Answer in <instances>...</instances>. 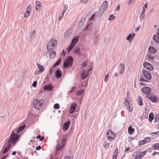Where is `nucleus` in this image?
Instances as JSON below:
<instances>
[{"mask_svg": "<svg viewBox=\"0 0 159 159\" xmlns=\"http://www.w3.org/2000/svg\"><path fill=\"white\" fill-rule=\"evenodd\" d=\"M148 51L150 53L154 54L157 50L156 49L153 47H150L148 48Z\"/></svg>", "mask_w": 159, "mask_h": 159, "instance_id": "nucleus-19", "label": "nucleus"}, {"mask_svg": "<svg viewBox=\"0 0 159 159\" xmlns=\"http://www.w3.org/2000/svg\"><path fill=\"white\" fill-rule=\"evenodd\" d=\"M36 149L37 150H39L41 149V147L40 146H39L36 148Z\"/></svg>", "mask_w": 159, "mask_h": 159, "instance_id": "nucleus-60", "label": "nucleus"}, {"mask_svg": "<svg viewBox=\"0 0 159 159\" xmlns=\"http://www.w3.org/2000/svg\"><path fill=\"white\" fill-rule=\"evenodd\" d=\"M75 47V45L74 44H72L71 43L69 45V47H68L67 48V50L68 52H69L70 51H71L73 48Z\"/></svg>", "mask_w": 159, "mask_h": 159, "instance_id": "nucleus-26", "label": "nucleus"}, {"mask_svg": "<svg viewBox=\"0 0 159 159\" xmlns=\"http://www.w3.org/2000/svg\"><path fill=\"white\" fill-rule=\"evenodd\" d=\"M110 73V72H109L107 75H105V77L104 79V80L105 82H107L108 80V77L109 76Z\"/></svg>", "mask_w": 159, "mask_h": 159, "instance_id": "nucleus-34", "label": "nucleus"}, {"mask_svg": "<svg viewBox=\"0 0 159 159\" xmlns=\"http://www.w3.org/2000/svg\"><path fill=\"white\" fill-rule=\"evenodd\" d=\"M74 53L78 55H80V49L78 47H75L74 50Z\"/></svg>", "mask_w": 159, "mask_h": 159, "instance_id": "nucleus-21", "label": "nucleus"}, {"mask_svg": "<svg viewBox=\"0 0 159 159\" xmlns=\"http://www.w3.org/2000/svg\"><path fill=\"white\" fill-rule=\"evenodd\" d=\"M141 156H139L135 157L134 159H141Z\"/></svg>", "mask_w": 159, "mask_h": 159, "instance_id": "nucleus-55", "label": "nucleus"}, {"mask_svg": "<svg viewBox=\"0 0 159 159\" xmlns=\"http://www.w3.org/2000/svg\"><path fill=\"white\" fill-rule=\"evenodd\" d=\"M44 138V137L43 136L41 138H40V141H42L43 140Z\"/></svg>", "mask_w": 159, "mask_h": 159, "instance_id": "nucleus-63", "label": "nucleus"}, {"mask_svg": "<svg viewBox=\"0 0 159 159\" xmlns=\"http://www.w3.org/2000/svg\"><path fill=\"white\" fill-rule=\"evenodd\" d=\"M87 64V63L86 62H84L82 63V66L83 67H85Z\"/></svg>", "mask_w": 159, "mask_h": 159, "instance_id": "nucleus-50", "label": "nucleus"}, {"mask_svg": "<svg viewBox=\"0 0 159 159\" xmlns=\"http://www.w3.org/2000/svg\"><path fill=\"white\" fill-rule=\"evenodd\" d=\"M144 15H145V13H142V12H141V15L140 16V18L141 19H143L144 17Z\"/></svg>", "mask_w": 159, "mask_h": 159, "instance_id": "nucleus-46", "label": "nucleus"}, {"mask_svg": "<svg viewBox=\"0 0 159 159\" xmlns=\"http://www.w3.org/2000/svg\"><path fill=\"white\" fill-rule=\"evenodd\" d=\"M135 0H129L128 4L130 5Z\"/></svg>", "mask_w": 159, "mask_h": 159, "instance_id": "nucleus-51", "label": "nucleus"}, {"mask_svg": "<svg viewBox=\"0 0 159 159\" xmlns=\"http://www.w3.org/2000/svg\"><path fill=\"white\" fill-rule=\"evenodd\" d=\"M120 66L121 69L120 70V73L122 75L124 73L125 70V66L124 64L122 63L120 64Z\"/></svg>", "mask_w": 159, "mask_h": 159, "instance_id": "nucleus-20", "label": "nucleus"}, {"mask_svg": "<svg viewBox=\"0 0 159 159\" xmlns=\"http://www.w3.org/2000/svg\"><path fill=\"white\" fill-rule=\"evenodd\" d=\"M35 31L34 30H33L30 33V35L31 38H34L35 35Z\"/></svg>", "mask_w": 159, "mask_h": 159, "instance_id": "nucleus-39", "label": "nucleus"}, {"mask_svg": "<svg viewBox=\"0 0 159 159\" xmlns=\"http://www.w3.org/2000/svg\"><path fill=\"white\" fill-rule=\"evenodd\" d=\"M118 152V149H116L115 150V152L113 154V159H117Z\"/></svg>", "mask_w": 159, "mask_h": 159, "instance_id": "nucleus-27", "label": "nucleus"}, {"mask_svg": "<svg viewBox=\"0 0 159 159\" xmlns=\"http://www.w3.org/2000/svg\"><path fill=\"white\" fill-rule=\"evenodd\" d=\"M66 138L63 139L61 144H59L58 143L57 145L56 150L57 151H58L62 148L65 145L66 142Z\"/></svg>", "mask_w": 159, "mask_h": 159, "instance_id": "nucleus-10", "label": "nucleus"}, {"mask_svg": "<svg viewBox=\"0 0 159 159\" xmlns=\"http://www.w3.org/2000/svg\"><path fill=\"white\" fill-rule=\"evenodd\" d=\"M128 131L129 133L130 134H131L134 131V129L133 128H132L130 126L128 128Z\"/></svg>", "mask_w": 159, "mask_h": 159, "instance_id": "nucleus-33", "label": "nucleus"}, {"mask_svg": "<svg viewBox=\"0 0 159 159\" xmlns=\"http://www.w3.org/2000/svg\"><path fill=\"white\" fill-rule=\"evenodd\" d=\"M44 102V101L43 99H41L39 100L35 99L33 102V107L36 110H39L42 107Z\"/></svg>", "mask_w": 159, "mask_h": 159, "instance_id": "nucleus-3", "label": "nucleus"}, {"mask_svg": "<svg viewBox=\"0 0 159 159\" xmlns=\"http://www.w3.org/2000/svg\"><path fill=\"white\" fill-rule=\"evenodd\" d=\"M79 36H76L74 37L72 39L71 43L74 44L75 46V44H77L79 41Z\"/></svg>", "mask_w": 159, "mask_h": 159, "instance_id": "nucleus-17", "label": "nucleus"}, {"mask_svg": "<svg viewBox=\"0 0 159 159\" xmlns=\"http://www.w3.org/2000/svg\"><path fill=\"white\" fill-rule=\"evenodd\" d=\"M67 7H68L67 5H65L64 7L63 10L64 12H65L67 10Z\"/></svg>", "mask_w": 159, "mask_h": 159, "instance_id": "nucleus-49", "label": "nucleus"}, {"mask_svg": "<svg viewBox=\"0 0 159 159\" xmlns=\"http://www.w3.org/2000/svg\"><path fill=\"white\" fill-rule=\"evenodd\" d=\"M71 34V32L70 31H67L65 34V35L66 37L70 36Z\"/></svg>", "mask_w": 159, "mask_h": 159, "instance_id": "nucleus-36", "label": "nucleus"}, {"mask_svg": "<svg viewBox=\"0 0 159 159\" xmlns=\"http://www.w3.org/2000/svg\"><path fill=\"white\" fill-rule=\"evenodd\" d=\"M75 87H73L71 89V90L69 91V93L72 92L73 91L74 89H75Z\"/></svg>", "mask_w": 159, "mask_h": 159, "instance_id": "nucleus-58", "label": "nucleus"}, {"mask_svg": "<svg viewBox=\"0 0 159 159\" xmlns=\"http://www.w3.org/2000/svg\"><path fill=\"white\" fill-rule=\"evenodd\" d=\"M61 58H59L58 61L54 65V66H57L61 62Z\"/></svg>", "mask_w": 159, "mask_h": 159, "instance_id": "nucleus-40", "label": "nucleus"}, {"mask_svg": "<svg viewBox=\"0 0 159 159\" xmlns=\"http://www.w3.org/2000/svg\"><path fill=\"white\" fill-rule=\"evenodd\" d=\"M37 85V82L36 81H35L32 84V86L36 87Z\"/></svg>", "mask_w": 159, "mask_h": 159, "instance_id": "nucleus-54", "label": "nucleus"}, {"mask_svg": "<svg viewBox=\"0 0 159 159\" xmlns=\"http://www.w3.org/2000/svg\"><path fill=\"white\" fill-rule=\"evenodd\" d=\"M155 120L156 121H159V114L156 116Z\"/></svg>", "mask_w": 159, "mask_h": 159, "instance_id": "nucleus-44", "label": "nucleus"}, {"mask_svg": "<svg viewBox=\"0 0 159 159\" xmlns=\"http://www.w3.org/2000/svg\"><path fill=\"white\" fill-rule=\"evenodd\" d=\"M146 143V142L145 141V139H144L142 141H141L139 142V145H143Z\"/></svg>", "mask_w": 159, "mask_h": 159, "instance_id": "nucleus-43", "label": "nucleus"}, {"mask_svg": "<svg viewBox=\"0 0 159 159\" xmlns=\"http://www.w3.org/2000/svg\"><path fill=\"white\" fill-rule=\"evenodd\" d=\"M95 16L94 14H93L89 18V20L91 21L93 20V19L94 16Z\"/></svg>", "mask_w": 159, "mask_h": 159, "instance_id": "nucleus-52", "label": "nucleus"}, {"mask_svg": "<svg viewBox=\"0 0 159 159\" xmlns=\"http://www.w3.org/2000/svg\"><path fill=\"white\" fill-rule=\"evenodd\" d=\"M127 108V109L129 111H131L133 110V106L131 104H129L128 106H125Z\"/></svg>", "mask_w": 159, "mask_h": 159, "instance_id": "nucleus-31", "label": "nucleus"}, {"mask_svg": "<svg viewBox=\"0 0 159 159\" xmlns=\"http://www.w3.org/2000/svg\"><path fill=\"white\" fill-rule=\"evenodd\" d=\"M154 118V116L152 113H150L149 116V121L151 122Z\"/></svg>", "mask_w": 159, "mask_h": 159, "instance_id": "nucleus-29", "label": "nucleus"}, {"mask_svg": "<svg viewBox=\"0 0 159 159\" xmlns=\"http://www.w3.org/2000/svg\"><path fill=\"white\" fill-rule=\"evenodd\" d=\"M153 39L157 43H159V37L158 36L154 35L153 36Z\"/></svg>", "mask_w": 159, "mask_h": 159, "instance_id": "nucleus-35", "label": "nucleus"}, {"mask_svg": "<svg viewBox=\"0 0 159 159\" xmlns=\"http://www.w3.org/2000/svg\"><path fill=\"white\" fill-rule=\"evenodd\" d=\"M124 104L125 106H128L130 104V101L129 100V98L126 97L125 98Z\"/></svg>", "mask_w": 159, "mask_h": 159, "instance_id": "nucleus-23", "label": "nucleus"}, {"mask_svg": "<svg viewBox=\"0 0 159 159\" xmlns=\"http://www.w3.org/2000/svg\"><path fill=\"white\" fill-rule=\"evenodd\" d=\"M88 1V0H81V2L84 4L87 3Z\"/></svg>", "mask_w": 159, "mask_h": 159, "instance_id": "nucleus-47", "label": "nucleus"}, {"mask_svg": "<svg viewBox=\"0 0 159 159\" xmlns=\"http://www.w3.org/2000/svg\"><path fill=\"white\" fill-rule=\"evenodd\" d=\"M85 74V71H83L81 73V77L82 79L83 80L85 79L88 76L87 75H85V76L84 75Z\"/></svg>", "mask_w": 159, "mask_h": 159, "instance_id": "nucleus-32", "label": "nucleus"}, {"mask_svg": "<svg viewBox=\"0 0 159 159\" xmlns=\"http://www.w3.org/2000/svg\"><path fill=\"white\" fill-rule=\"evenodd\" d=\"M73 62V58L72 57H69L64 62V66L65 67H68L69 66L71 65Z\"/></svg>", "mask_w": 159, "mask_h": 159, "instance_id": "nucleus-5", "label": "nucleus"}, {"mask_svg": "<svg viewBox=\"0 0 159 159\" xmlns=\"http://www.w3.org/2000/svg\"><path fill=\"white\" fill-rule=\"evenodd\" d=\"M110 18L109 19V20H113L115 18V16H113V15H111L110 16Z\"/></svg>", "mask_w": 159, "mask_h": 159, "instance_id": "nucleus-45", "label": "nucleus"}, {"mask_svg": "<svg viewBox=\"0 0 159 159\" xmlns=\"http://www.w3.org/2000/svg\"><path fill=\"white\" fill-rule=\"evenodd\" d=\"M130 148L129 147H128L127 148H126V149H125V151H128L129 150H130Z\"/></svg>", "mask_w": 159, "mask_h": 159, "instance_id": "nucleus-62", "label": "nucleus"}, {"mask_svg": "<svg viewBox=\"0 0 159 159\" xmlns=\"http://www.w3.org/2000/svg\"><path fill=\"white\" fill-rule=\"evenodd\" d=\"M157 35L159 36V28H158L157 30Z\"/></svg>", "mask_w": 159, "mask_h": 159, "instance_id": "nucleus-64", "label": "nucleus"}, {"mask_svg": "<svg viewBox=\"0 0 159 159\" xmlns=\"http://www.w3.org/2000/svg\"><path fill=\"white\" fill-rule=\"evenodd\" d=\"M44 90H51L53 88L51 85H46L44 87Z\"/></svg>", "mask_w": 159, "mask_h": 159, "instance_id": "nucleus-24", "label": "nucleus"}, {"mask_svg": "<svg viewBox=\"0 0 159 159\" xmlns=\"http://www.w3.org/2000/svg\"><path fill=\"white\" fill-rule=\"evenodd\" d=\"M135 35V34L133 33L132 34H130L127 37L126 39L127 40H129L130 42H131L132 40L133 37Z\"/></svg>", "mask_w": 159, "mask_h": 159, "instance_id": "nucleus-22", "label": "nucleus"}, {"mask_svg": "<svg viewBox=\"0 0 159 159\" xmlns=\"http://www.w3.org/2000/svg\"><path fill=\"white\" fill-rule=\"evenodd\" d=\"M107 7V2L105 1L104 2L101 7L99 11V14L102 15L106 10Z\"/></svg>", "mask_w": 159, "mask_h": 159, "instance_id": "nucleus-6", "label": "nucleus"}, {"mask_svg": "<svg viewBox=\"0 0 159 159\" xmlns=\"http://www.w3.org/2000/svg\"><path fill=\"white\" fill-rule=\"evenodd\" d=\"M107 137L109 141H111L115 138V134L111 129L107 131Z\"/></svg>", "mask_w": 159, "mask_h": 159, "instance_id": "nucleus-4", "label": "nucleus"}, {"mask_svg": "<svg viewBox=\"0 0 159 159\" xmlns=\"http://www.w3.org/2000/svg\"><path fill=\"white\" fill-rule=\"evenodd\" d=\"M70 157L68 156H66L65 158L64 159H70Z\"/></svg>", "mask_w": 159, "mask_h": 159, "instance_id": "nucleus-61", "label": "nucleus"}, {"mask_svg": "<svg viewBox=\"0 0 159 159\" xmlns=\"http://www.w3.org/2000/svg\"><path fill=\"white\" fill-rule=\"evenodd\" d=\"M37 66L39 70H40L41 72H43L44 70V69L43 67L38 63H37Z\"/></svg>", "mask_w": 159, "mask_h": 159, "instance_id": "nucleus-25", "label": "nucleus"}, {"mask_svg": "<svg viewBox=\"0 0 159 159\" xmlns=\"http://www.w3.org/2000/svg\"><path fill=\"white\" fill-rule=\"evenodd\" d=\"M147 7H148V3L146 2L145 3L144 5L143 6V8H144L145 9Z\"/></svg>", "mask_w": 159, "mask_h": 159, "instance_id": "nucleus-57", "label": "nucleus"}, {"mask_svg": "<svg viewBox=\"0 0 159 159\" xmlns=\"http://www.w3.org/2000/svg\"><path fill=\"white\" fill-rule=\"evenodd\" d=\"M70 125V122L67 121L63 125V130L64 131H66L69 128Z\"/></svg>", "mask_w": 159, "mask_h": 159, "instance_id": "nucleus-15", "label": "nucleus"}, {"mask_svg": "<svg viewBox=\"0 0 159 159\" xmlns=\"http://www.w3.org/2000/svg\"><path fill=\"white\" fill-rule=\"evenodd\" d=\"M146 143L149 141L150 140V139L149 137H147L145 139Z\"/></svg>", "mask_w": 159, "mask_h": 159, "instance_id": "nucleus-59", "label": "nucleus"}, {"mask_svg": "<svg viewBox=\"0 0 159 159\" xmlns=\"http://www.w3.org/2000/svg\"><path fill=\"white\" fill-rule=\"evenodd\" d=\"M25 126V125L24 124L23 126L20 127L18 129H15V131H14L13 133H14L15 134L17 135L18 136V138H19V136H18L17 134H16L15 133H14V132L17 134L23 130Z\"/></svg>", "mask_w": 159, "mask_h": 159, "instance_id": "nucleus-13", "label": "nucleus"}, {"mask_svg": "<svg viewBox=\"0 0 159 159\" xmlns=\"http://www.w3.org/2000/svg\"><path fill=\"white\" fill-rule=\"evenodd\" d=\"M142 73L144 76L147 79L150 80L151 79V75L150 74L145 70H143Z\"/></svg>", "mask_w": 159, "mask_h": 159, "instance_id": "nucleus-9", "label": "nucleus"}, {"mask_svg": "<svg viewBox=\"0 0 159 159\" xmlns=\"http://www.w3.org/2000/svg\"><path fill=\"white\" fill-rule=\"evenodd\" d=\"M35 9L37 11H39L40 10L42 5L41 3L38 1H36V3Z\"/></svg>", "mask_w": 159, "mask_h": 159, "instance_id": "nucleus-16", "label": "nucleus"}, {"mask_svg": "<svg viewBox=\"0 0 159 159\" xmlns=\"http://www.w3.org/2000/svg\"><path fill=\"white\" fill-rule=\"evenodd\" d=\"M54 109H59V104L58 103H56L55 104L54 106Z\"/></svg>", "mask_w": 159, "mask_h": 159, "instance_id": "nucleus-42", "label": "nucleus"}, {"mask_svg": "<svg viewBox=\"0 0 159 159\" xmlns=\"http://www.w3.org/2000/svg\"><path fill=\"white\" fill-rule=\"evenodd\" d=\"M144 66L148 70H153V66L150 63L147 62H145L143 63Z\"/></svg>", "mask_w": 159, "mask_h": 159, "instance_id": "nucleus-11", "label": "nucleus"}, {"mask_svg": "<svg viewBox=\"0 0 159 159\" xmlns=\"http://www.w3.org/2000/svg\"><path fill=\"white\" fill-rule=\"evenodd\" d=\"M61 76V74L60 72V70H57L56 73V76L57 78H60Z\"/></svg>", "mask_w": 159, "mask_h": 159, "instance_id": "nucleus-28", "label": "nucleus"}, {"mask_svg": "<svg viewBox=\"0 0 159 159\" xmlns=\"http://www.w3.org/2000/svg\"><path fill=\"white\" fill-rule=\"evenodd\" d=\"M42 72H41L40 70H36L34 73V74L35 75H38V74H39L40 73H41Z\"/></svg>", "mask_w": 159, "mask_h": 159, "instance_id": "nucleus-48", "label": "nucleus"}, {"mask_svg": "<svg viewBox=\"0 0 159 159\" xmlns=\"http://www.w3.org/2000/svg\"><path fill=\"white\" fill-rule=\"evenodd\" d=\"M19 139L18 136L17 135L12 133L10 135L8 139L7 140V146L5 147L3 151L2 152L3 154L7 152L11 145H14L17 142Z\"/></svg>", "mask_w": 159, "mask_h": 159, "instance_id": "nucleus-1", "label": "nucleus"}, {"mask_svg": "<svg viewBox=\"0 0 159 159\" xmlns=\"http://www.w3.org/2000/svg\"><path fill=\"white\" fill-rule=\"evenodd\" d=\"M139 103L140 106H142L143 104V102H142V99L140 97H139Z\"/></svg>", "mask_w": 159, "mask_h": 159, "instance_id": "nucleus-37", "label": "nucleus"}, {"mask_svg": "<svg viewBox=\"0 0 159 159\" xmlns=\"http://www.w3.org/2000/svg\"><path fill=\"white\" fill-rule=\"evenodd\" d=\"M140 80L141 81H144L145 82H146L147 81V80L144 79L143 78H141L140 79Z\"/></svg>", "mask_w": 159, "mask_h": 159, "instance_id": "nucleus-56", "label": "nucleus"}, {"mask_svg": "<svg viewBox=\"0 0 159 159\" xmlns=\"http://www.w3.org/2000/svg\"><path fill=\"white\" fill-rule=\"evenodd\" d=\"M57 44V41L55 39H53L51 40L47 45L48 49L47 53L50 54V56L51 58H53L56 55V52L53 51V50Z\"/></svg>", "mask_w": 159, "mask_h": 159, "instance_id": "nucleus-2", "label": "nucleus"}, {"mask_svg": "<svg viewBox=\"0 0 159 159\" xmlns=\"http://www.w3.org/2000/svg\"><path fill=\"white\" fill-rule=\"evenodd\" d=\"M145 153L144 152H142L141 154L139 156H141V158L143 157V156L145 155Z\"/></svg>", "mask_w": 159, "mask_h": 159, "instance_id": "nucleus-53", "label": "nucleus"}, {"mask_svg": "<svg viewBox=\"0 0 159 159\" xmlns=\"http://www.w3.org/2000/svg\"><path fill=\"white\" fill-rule=\"evenodd\" d=\"M31 6L29 4L26 8V10L24 14V18H27L30 15L31 13Z\"/></svg>", "mask_w": 159, "mask_h": 159, "instance_id": "nucleus-8", "label": "nucleus"}, {"mask_svg": "<svg viewBox=\"0 0 159 159\" xmlns=\"http://www.w3.org/2000/svg\"><path fill=\"white\" fill-rule=\"evenodd\" d=\"M142 91L143 93L148 95V94H150V93L151 92V89L148 87H144L142 89Z\"/></svg>", "mask_w": 159, "mask_h": 159, "instance_id": "nucleus-12", "label": "nucleus"}, {"mask_svg": "<svg viewBox=\"0 0 159 159\" xmlns=\"http://www.w3.org/2000/svg\"><path fill=\"white\" fill-rule=\"evenodd\" d=\"M104 147L105 149H107L109 146V143L107 142H105L104 143Z\"/></svg>", "mask_w": 159, "mask_h": 159, "instance_id": "nucleus-30", "label": "nucleus"}, {"mask_svg": "<svg viewBox=\"0 0 159 159\" xmlns=\"http://www.w3.org/2000/svg\"><path fill=\"white\" fill-rule=\"evenodd\" d=\"M148 99H150L152 102H155L157 100V97L154 95L152 94H148L146 96Z\"/></svg>", "mask_w": 159, "mask_h": 159, "instance_id": "nucleus-7", "label": "nucleus"}, {"mask_svg": "<svg viewBox=\"0 0 159 159\" xmlns=\"http://www.w3.org/2000/svg\"><path fill=\"white\" fill-rule=\"evenodd\" d=\"M154 57L153 54H151L150 53H148L147 54L145 58L147 60H152L153 59Z\"/></svg>", "mask_w": 159, "mask_h": 159, "instance_id": "nucleus-18", "label": "nucleus"}, {"mask_svg": "<svg viewBox=\"0 0 159 159\" xmlns=\"http://www.w3.org/2000/svg\"><path fill=\"white\" fill-rule=\"evenodd\" d=\"M84 92V90H81L79 91L77 93V95L78 96L81 95Z\"/></svg>", "mask_w": 159, "mask_h": 159, "instance_id": "nucleus-38", "label": "nucleus"}, {"mask_svg": "<svg viewBox=\"0 0 159 159\" xmlns=\"http://www.w3.org/2000/svg\"><path fill=\"white\" fill-rule=\"evenodd\" d=\"M154 149H157L159 148V143H156L155 144L154 146Z\"/></svg>", "mask_w": 159, "mask_h": 159, "instance_id": "nucleus-41", "label": "nucleus"}, {"mask_svg": "<svg viewBox=\"0 0 159 159\" xmlns=\"http://www.w3.org/2000/svg\"><path fill=\"white\" fill-rule=\"evenodd\" d=\"M77 107V104L76 103H73L72 104L70 109L69 110L70 113H73L75 110V108Z\"/></svg>", "mask_w": 159, "mask_h": 159, "instance_id": "nucleus-14", "label": "nucleus"}]
</instances>
